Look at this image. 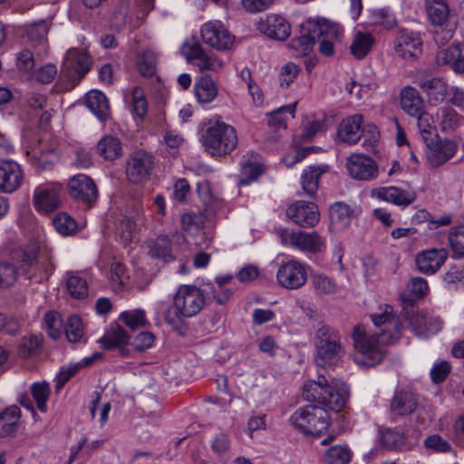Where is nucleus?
I'll use <instances>...</instances> for the list:
<instances>
[{"instance_id": "obj_18", "label": "nucleus", "mask_w": 464, "mask_h": 464, "mask_svg": "<svg viewBox=\"0 0 464 464\" xmlns=\"http://www.w3.org/2000/svg\"><path fill=\"white\" fill-rule=\"evenodd\" d=\"M416 395L406 390H398L390 401L389 411L393 421L411 415L418 408Z\"/></svg>"}, {"instance_id": "obj_11", "label": "nucleus", "mask_w": 464, "mask_h": 464, "mask_svg": "<svg viewBox=\"0 0 464 464\" xmlns=\"http://www.w3.org/2000/svg\"><path fill=\"white\" fill-rule=\"evenodd\" d=\"M200 34L204 44L217 50H228L234 44V36L219 21L205 23Z\"/></svg>"}, {"instance_id": "obj_1", "label": "nucleus", "mask_w": 464, "mask_h": 464, "mask_svg": "<svg viewBox=\"0 0 464 464\" xmlns=\"http://www.w3.org/2000/svg\"><path fill=\"white\" fill-rule=\"evenodd\" d=\"M348 395L344 385L329 384L324 376H319L317 381H309L303 387V397L320 406L307 405L297 409L292 414L290 422L304 435L318 437L330 426L331 419L326 408L341 411Z\"/></svg>"}, {"instance_id": "obj_57", "label": "nucleus", "mask_w": 464, "mask_h": 464, "mask_svg": "<svg viewBox=\"0 0 464 464\" xmlns=\"http://www.w3.org/2000/svg\"><path fill=\"white\" fill-rule=\"evenodd\" d=\"M312 283L316 293L319 295L334 293L336 287L335 283L330 277L324 275L313 276Z\"/></svg>"}, {"instance_id": "obj_17", "label": "nucleus", "mask_w": 464, "mask_h": 464, "mask_svg": "<svg viewBox=\"0 0 464 464\" xmlns=\"http://www.w3.org/2000/svg\"><path fill=\"white\" fill-rule=\"evenodd\" d=\"M24 172L21 166L12 160H0V192L13 193L23 184Z\"/></svg>"}, {"instance_id": "obj_7", "label": "nucleus", "mask_w": 464, "mask_h": 464, "mask_svg": "<svg viewBox=\"0 0 464 464\" xmlns=\"http://www.w3.org/2000/svg\"><path fill=\"white\" fill-rule=\"evenodd\" d=\"M280 242L304 253L317 254L324 248V240L317 231L278 228L276 230Z\"/></svg>"}, {"instance_id": "obj_64", "label": "nucleus", "mask_w": 464, "mask_h": 464, "mask_svg": "<svg viewBox=\"0 0 464 464\" xmlns=\"http://www.w3.org/2000/svg\"><path fill=\"white\" fill-rule=\"evenodd\" d=\"M132 108L135 114L140 118L147 113V101L144 97L143 91L140 87H135L132 90Z\"/></svg>"}, {"instance_id": "obj_2", "label": "nucleus", "mask_w": 464, "mask_h": 464, "mask_svg": "<svg viewBox=\"0 0 464 464\" xmlns=\"http://www.w3.org/2000/svg\"><path fill=\"white\" fill-rule=\"evenodd\" d=\"M371 318L374 325L380 329L379 333L369 335L363 326L356 325L352 335L356 350L354 361L366 367L380 363L384 357L382 346L393 344L401 337V323L399 318L392 314L391 307H387L380 314H372Z\"/></svg>"}, {"instance_id": "obj_35", "label": "nucleus", "mask_w": 464, "mask_h": 464, "mask_svg": "<svg viewBox=\"0 0 464 464\" xmlns=\"http://www.w3.org/2000/svg\"><path fill=\"white\" fill-rule=\"evenodd\" d=\"M326 171L325 167L310 166L301 176L302 189L305 195L313 196L318 189L319 178Z\"/></svg>"}, {"instance_id": "obj_36", "label": "nucleus", "mask_w": 464, "mask_h": 464, "mask_svg": "<svg viewBox=\"0 0 464 464\" xmlns=\"http://www.w3.org/2000/svg\"><path fill=\"white\" fill-rule=\"evenodd\" d=\"M426 10L433 25L448 23L450 10L444 0H426Z\"/></svg>"}, {"instance_id": "obj_44", "label": "nucleus", "mask_w": 464, "mask_h": 464, "mask_svg": "<svg viewBox=\"0 0 464 464\" xmlns=\"http://www.w3.org/2000/svg\"><path fill=\"white\" fill-rule=\"evenodd\" d=\"M64 333L70 343L85 341L83 324L78 315L72 314L68 317L64 324Z\"/></svg>"}, {"instance_id": "obj_53", "label": "nucleus", "mask_w": 464, "mask_h": 464, "mask_svg": "<svg viewBox=\"0 0 464 464\" xmlns=\"http://www.w3.org/2000/svg\"><path fill=\"white\" fill-rule=\"evenodd\" d=\"M371 19L373 24L380 25L387 30L393 28L397 24L394 15L385 8L373 11Z\"/></svg>"}, {"instance_id": "obj_49", "label": "nucleus", "mask_w": 464, "mask_h": 464, "mask_svg": "<svg viewBox=\"0 0 464 464\" xmlns=\"http://www.w3.org/2000/svg\"><path fill=\"white\" fill-rule=\"evenodd\" d=\"M31 392L39 411L45 412L47 411L46 401L50 395L49 384L45 382H35L31 387Z\"/></svg>"}, {"instance_id": "obj_63", "label": "nucleus", "mask_w": 464, "mask_h": 464, "mask_svg": "<svg viewBox=\"0 0 464 464\" xmlns=\"http://www.w3.org/2000/svg\"><path fill=\"white\" fill-rule=\"evenodd\" d=\"M443 281L449 286L456 287L458 285H464V266H453L445 273Z\"/></svg>"}, {"instance_id": "obj_29", "label": "nucleus", "mask_w": 464, "mask_h": 464, "mask_svg": "<svg viewBox=\"0 0 464 464\" xmlns=\"http://www.w3.org/2000/svg\"><path fill=\"white\" fill-rule=\"evenodd\" d=\"M378 440L382 448L388 450H401L406 445V437L397 429L380 426Z\"/></svg>"}, {"instance_id": "obj_48", "label": "nucleus", "mask_w": 464, "mask_h": 464, "mask_svg": "<svg viewBox=\"0 0 464 464\" xmlns=\"http://www.w3.org/2000/svg\"><path fill=\"white\" fill-rule=\"evenodd\" d=\"M137 68L144 77H151L156 72V55L151 51H144L138 58Z\"/></svg>"}, {"instance_id": "obj_15", "label": "nucleus", "mask_w": 464, "mask_h": 464, "mask_svg": "<svg viewBox=\"0 0 464 464\" xmlns=\"http://www.w3.org/2000/svg\"><path fill=\"white\" fill-rule=\"evenodd\" d=\"M70 196L75 200L91 208L96 201L98 190L91 178L83 174L73 176L68 183Z\"/></svg>"}, {"instance_id": "obj_47", "label": "nucleus", "mask_w": 464, "mask_h": 464, "mask_svg": "<svg viewBox=\"0 0 464 464\" xmlns=\"http://www.w3.org/2000/svg\"><path fill=\"white\" fill-rule=\"evenodd\" d=\"M66 285L69 294L76 299H82L88 295L86 280L79 276L68 274Z\"/></svg>"}, {"instance_id": "obj_59", "label": "nucleus", "mask_w": 464, "mask_h": 464, "mask_svg": "<svg viewBox=\"0 0 464 464\" xmlns=\"http://www.w3.org/2000/svg\"><path fill=\"white\" fill-rule=\"evenodd\" d=\"M17 278V271L14 265L8 262L0 264V287L12 285Z\"/></svg>"}, {"instance_id": "obj_24", "label": "nucleus", "mask_w": 464, "mask_h": 464, "mask_svg": "<svg viewBox=\"0 0 464 464\" xmlns=\"http://www.w3.org/2000/svg\"><path fill=\"white\" fill-rule=\"evenodd\" d=\"M362 122L363 117L362 114H354L343 119L338 126V140L349 145L357 143L361 139Z\"/></svg>"}, {"instance_id": "obj_5", "label": "nucleus", "mask_w": 464, "mask_h": 464, "mask_svg": "<svg viewBox=\"0 0 464 464\" xmlns=\"http://www.w3.org/2000/svg\"><path fill=\"white\" fill-rule=\"evenodd\" d=\"M315 340L317 364L323 368L336 364L344 353L339 333L330 326L323 324L316 331Z\"/></svg>"}, {"instance_id": "obj_50", "label": "nucleus", "mask_w": 464, "mask_h": 464, "mask_svg": "<svg viewBox=\"0 0 464 464\" xmlns=\"http://www.w3.org/2000/svg\"><path fill=\"white\" fill-rule=\"evenodd\" d=\"M449 240L455 257L464 256V225L452 227Z\"/></svg>"}, {"instance_id": "obj_42", "label": "nucleus", "mask_w": 464, "mask_h": 464, "mask_svg": "<svg viewBox=\"0 0 464 464\" xmlns=\"http://www.w3.org/2000/svg\"><path fill=\"white\" fill-rule=\"evenodd\" d=\"M150 255L165 262L173 260L170 239L167 236H159L150 246Z\"/></svg>"}, {"instance_id": "obj_3", "label": "nucleus", "mask_w": 464, "mask_h": 464, "mask_svg": "<svg viewBox=\"0 0 464 464\" xmlns=\"http://www.w3.org/2000/svg\"><path fill=\"white\" fill-rule=\"evenodd\" d=\"M205 304V296L200 288L193 285H180L174 295L173 306L165 314V321L175 331L181 332L183 319L197 315Z\"/></svg>"}, {"instance_id": "obj_28", "label": "nucleus", "mask_w": 464, "mask_h": 464, "mask_svg": "<svg viewBox=\"0 0 464 464\" xmlns=\"http://www.w3.org/2000/svg\"><path fill=\"white\" fill-rule=\"evenodd\" d=\"M401 106L407 114L413 117L422 112L424 101L415 88L406 86L401 92Z\"/></svg>"}, {"instance_id": "obj_51", "label": "nucleus", "mask_w": 464, "mask_h": 464, "mask_svg": "<svg viewBox=\"0 0 464 464\" xmlns=\"http://www.w3.org/2000/svg\"><path fill=\"white\" fill-rule=\"evenodd\" d=\"M53 225L56 231L63 236L72 235L77 227L74 219L66 213H60L55 216Z\"/></svg>"}, {"instance_id": "obj_60", "label": "nucleus", "mask_w": 464, "mask_h": 464, "mask_svg": "<svg viewBox=\"0 0 464 464\" xmlns=\"http://www.w3.org/2000/svg\"><path fill=\"white\" fill-rule=\"evenodd\" d=\"M433 39L439 45L446 44L453 36L455 26L450 23L434 25Z\"/></svg>"}, {"instance_id": "obj_54", "label": "nucleus", "mask_w": 464, "mask_h": 464, "mask_svg": "<svg viewBox=\"0 0 464 464\" xmlns=\"http://www.w3.org/2000/svg\"><path fill=\"white\" fill-rule=\"evenodd\" d=\"M263 171V167L259 163L243 162L240 172V184H249L256 180Z\"/></svg>"}, {"instance_id": "obj_14", "label": "nucleus", "mask_w": 464, "mask_h": 464, "mask_svg": "<svg viewBox=\"0 0 464 464\" xmlns=\"http://www.w3.org/2000/svg\"><path fill=\"white\" fill-rule=\"evenodd\" d=\"M288 218L302 227H314L320 220V212L316 204L298 200L291 204L285 211Z\"/></svg>"}, {"instance_id": "obj_45", "label": "nucleus", "mask_w": 464, "mask_h": 464, "mask_svg": "<svg viewBox=\"0 0 464 464\" xmlns=\"http://www.w3.org/2000/svg\"><path fill=\"white\" fill-rule=\"evenodd\" d=\"M120 319L132 331L147 327L150 324L146 318V313L142 309L124 311L120 314Z\"/></svg>"}, {"instance_id": "obj_16", "label": "nucleus", "mask_w": 464, "mask_h": 464, "mask_svg": "<svg viewBox=\"0 0 464 464\" xmlns=\"http://www.w3.org/2000/svg\"><path fill=\"white\" fill-rule=\"evenodd\" d=\"M427 150V160L433 168L441 166L450 160L457 152L458 146L450 140H441L438 135L425 142Z\"/></svg>"}, {"instance_id": "obj_12", "label": "nucleus", "mask_w": 464, "mask_h": 464, "mask_svg": "<svg viewBox=\"0 0 464 464\" xmlns=\"http://www.w3.org/2000/svg\"><path fill=\"white\" fill-rule=\"evenodd\" d=\"M276 279L284 288L298 289L307 281L306 266L297 260L287 261L278 268Z\"/></svg>"}, {"instance_id": "obj_27", "label": "nucleus", "mask_w": 464, "mask_h": 464, "mask_svg": "<svg viewBox=\"0 0 464 464\" xmlns=\"http://www.w3.org/2000/svg\"><path fill=\"white\" fill-rule=\"evenodd\" d=\"M86 106L96 117L102 121H107L111 116V108L106 95L96 90H92L86 94Z\"/></svg>"}, {"instance_id": "obj_23", "label": "nucleus", "mask_w": 464, "mask_h": 464, "mask_svg": "<svg viewBox=\"0 0 464 464\" xmlns=\"http://www.w3.org/2000/svg\"><path fill=\"white\" fill-rule=\"evenodd\" d=\"M372 196L397 206L407 207L416 199V193L397 187H380L372 190Z\"/></svg>"}, {"instance_id": "obj_9", "label": "nucleus", "mask_w": 464, "mask_h": 464, "mask_svg": "<svg viewBox=\"0 0 464 464\" xmlns=\"http://www.w3.org/2000/svg\"><path fill=\"white\" fill-rule=\"evenodd\" d=\"M154 168V158L144 150L131 153L126 163V176L130 182L140 184L148 180Z\"/></svg>"}, {"instance_id": "obj_10", "label": "nucleus", "mask_w": 464, "mask_h": 464, "mask_svg": "<svg viewBox=\"0 0 464 464\" xmlns=\"http://www.w3.org/2000/svg\"><path fill=\"white\" fill-rule=\"evenodd\" d=\"M61 191L62 185L56 182L37 186L33 196L34 208L43 214L53 212L61 205Z\"/></svg>"}, {"instance_id": "obj_56", "label": "nucleus", "mask_w": 464, "mask_h": 464, "mask_svg": "<svg viewBox=\"0 0 464 464\" xmlns=\"http://www.w3.org/2000/svg\"><path fill=\"white\" fill-rule=\"evenodd\" d=\"M181 53L188 63L196 64L206 52L198 42L192 41L183 44Z\"/></svg>"}, {"instance_id": "obj_30", "label": "nucleus", "mask_w": 464, "mask_h": 464, "mask_svg": "<svg viewBox=\"0 0 464 464\" xmlns=\"http://www.w3.org/2000/svg\"><path fill=\"white\" fill-rule=\"evenodd\" d=\"M130 335L118 324L111 325L104 335L100 339V343L105 349L122 348L128 344Z\"/></svg>"}, {"instance_id": "obj_34", "label": "nucleus", "mask_w": 464, "mask_h": 464, "mask_svg": "<svg viewBox=\"0 0 464 464\" xmlns=\"http://www.w3.org/2000/svg\"><path fill=\"white\" fill-rule=\"evenodd\" d=\"M97 152L104 160L112 161L122 155L121 142L116 137L105 136L97 143Z\"/></svg>"}, {"instance_id": "obj_62", "label": "nucleus", "mask_w": 464, "mask_h": 464, "mask_svg": "<svg viewBox=\"0 0 464 464\" xmlns=\"http://www.w3.org/2000/svg\"><path fill=\"white\" fill-rule=\"evenodd\" d=\"M195 65L198 66L200 71L207 70L217 72L223 67L224 63L216 55L205 53Z\"/></svg>"}, {"instance_id": "obj_4", "label": "nucleus", "mask_w": 464, "mask_h": 464, "mask_svg": "<svg viewBox=\"0 0 464 464\" xmlns=\"http://www.w3.org/2000/svg\"><path fill=\"white\" fill-rule=\"evenodd\" d=\"M200 140L205 150L212 156L229 154L238 141L236 129L220 121H209L202 129Z\"/></svg>"}, {"instance_id": "obj_46", "label": "nucleus", "mask_w": 464, "mask_h": 464, "mask_svg": "<svg viewBox=\"0 0 464 464\" xmlns=\"http://www.w3.org/2000/svg\"><path fill=\"white\" fill-rule=\"evenodd\" d=\"M141 218L142 217L138 214L136 218L134 216H126L121 220L117 228V233L122 244L127 245L131 242L137 227V221H140Z\"/></svg>"}, {"instance_id": "obj_39", "label": "nucleus", "mask_w": 464, "mask_h": 464, "mask_svg": "<svg viewBox=\"0 0 464 464\" xmlns=\"http://www.w3.org/2000/svg\"><path fill=\"white\" fill-rule=\"evenodd\" d=\"M437 119L442 131H452L461 125L462 117L450 107H441L437 111Z\"/></svg>"}, {"instance_id": "obj_37", "label": "nucleus", "mask_w": 464, "mask_h": 464, "mask_svg": "<svg viewBox=\"0 0 464 464\" xmlns=\"http://www.w3.org/2000/svg\"><path fill=\"white\" fill-rule=\"evenodd\" d=\"M374 43L373 36L369 33L356 32L350 46L351 53L356 59H362L371 51Z\"/></svg>"}, {"instance_id": "obj_8", "label": "nucleus", "mask_w": 464, "mask_h": 464, "mask_svg": "<svg viewBox=\"0 0 464 464\" xmlns=\"http://www.w3.org/2000/svg\"><path fill=\"white\" fill-rule=\"evenodd\" d=\"M323 33L333 37L336 34V30L326 23L308 20L302 24L300 35L291 40L290 47L295 51L296 55L305 56L312 51L316 41V34Z\"/></svg>"}, {"instance_id": "obj_38", "label": "nucleus", "mask_w": 464, "mask_h": 464, "mask_svg": "<svg viewBox=\"0 0 464 464\" xmlns=\"http://www.w3.org/2000/svg\"><path fill=\"white\" fill-rule=\"evenodd\" d=\"M353 458L352 450L345 445H334L327 449L324 454V464H350Z\"/></svg>"}, {"instance_id": "obj_31", "label": "nucleus", "mask_w": 464, "mask_h": 464, "mask_svg": "<svg viewBox=\"0 0 464 464\" xmlns=\"http://www.w3.org/2000/svg\"><path fill=\"white\" fill-rule=\"evenodd\" d=\"M21 411L18 406L6 407L0 412V437H6L17 430Z\"/></svg>"}, {"instance_id": "obj_41", "label": "nucleus", "mask_w": 464, "mask_h": 464, "mask_svg": "<svg viewBox=\"0 0 464 464\" xmlns=\"http://www.w3.org/2000/svg\"><path fill=\"white\" fill-rule=\"evenodd\" d=\"M410 324L412 326L415 334L420 337H426L430 333H435L441 328V322L439 319L430 321L423 315H413L410 318Z\"/></svg>"}, {"instance_id": "obj_6", "label": "nucleus", "mask_w": 464, "mask_h": 464, "mask_svg": "<svg viewBox=\"0 0 464 464\" xmlns=\"http://www.w3.org/2000/svg\"><path fill=\"white\" fill-rule=\"evenodd\" d=\"M39 246L36 243L28 244L17 255L19 269L27 275L28 278L36 282L48 280L53 274V265L46 256L37 258Z\"/></svg>"}, {"instance_id": "obj_52", "label": "nucleus", "mask_w": 464, "mask_h": 464, "mask_svg": "<svg viewBox=\"0 0 464 464\" xmlns=\"http://www.w3.org/2000/svg\"><path fill=\"white\" fill-rule=\"evenodd\" d=\"M415 117L418 118L419 130L424 142L429 141L430 139L434 138V135L436 134L434 133L435 127L433 125L432 116L425 112L423 110L420 115H416Z\"/></svg>"}, {"instance_id": "obj_55", "label": "nucleus", "mask_w": 464, "mask_h": 464, "mask_svg": "<svg viewBox=\"0 0 464 464\" xmlns=\"http://www.w3.org/2000/svg\"><path fill=\"white\" fill-rule=\"evenodd\" d=\"M44 320L49 336L53 340L58 339L62 335L61 315L55 311H50L46 313Z\"/></svg>"}, {"instance_id": "obj_43", "label": "nucleus", "mask_w": 464, "mask_h": 464, "mask_svg": "<svg viewBox=\"0 0 464 464\" xmlns=\"http://www.w3.org/2000/svg\"><path fill=\"white\" fill-rule=\"evenodd\" d=\"M318 23H326L336 30V34L333 37L326 33L316 34V39L319 42V52L323 55L332 56L334 53V43L338 41L341 34L340 27L326 19L318 20Z\"/></svg>"}, {"instance_id": "obj_40", "label": "nucleus", "mask_w": 464, "mask_h": 464, "mask_svg": "<svg viewBox=\"0 0 464 464\" xmlns=\"http://www.w3.org/2000/svg\"><path fill=\"white\" fill-rule=\"evenodd\" d=\"M28 40L33 46H39L41 50H45L47 45L46 35L48 25L44 21L35 22L26 26Z\"/></svg>"}, {"instance_id": "obj_19", "label": "nucleus", "mask_w": 464, "mask_h": 464, "mask_svg": "<svg viewBox=\"0 0 464 464\" xmlns=\"http://www.w3.org/2000/svg\"><path fill=\"white\" fill-rule=\"evenodd\" d=\"M257 29L269 38L277 41L286 40L291 34L290 24L285 17L276 14H269L265 18H260Z\"/></svg>"}, {"instance_id": "obj_25", "label": "nucleus", "mask_w": 464, "mask_h": 464, "mask_svg": "<svg viewBox=\"0 0 464 464\" xmlns=\"http://www.w3.org/2000/svg\"><path fill=\"white\" fill-rule=\"evenodd\" d=\"M439 64L449 65L454 72H464V44H453L437 53Z\"/></svg>"}, {"instance_id": "obj_33", "label": "nucleus", "mask_w": 464, "mask_h": 464, "mask_svg": "<svg viewBox=\"0 0 464 464\" xmlns=\"http://www.w3.org/2000/svg\"><path fill=\"white\" fill-rule=\"evenodd\" d=\"M331 226L334 230L347 227L352 221V210L347 204L336 202L329 210Z\"/></svg>"}, {"instance_id": "obj_22", "label": "nucleus", "mask_w": 464, "mask_h": 464, "mask_svg": "<svg viewBox=\"0 0 464 464\" xmlns=\"http://www.w3.org/2000/svg\"><path fill=\"white\" fill-rule=\"evenodd\" d=\"M447 257L448 252L445 248H430L417 255L416 265L420 272L432 275L440 268Z\"/></svg>"}, {"instance_id": "obj_13", "label": "nucleus", "mask_w": 464, "mask_h": 464, "mask_svg": "<svg viewBox=\"0 0 464 464\" xmlns=\"http://www.w3.org/2000/svg\"><path fill=\"white\" fill-rule=\"evenodd\" d=\"M346 168L351 178L361 181L372 180L379 174L377 163L362 153L352 154L347 159Z\"/></svg>"}, {"instance_id": "obj_61", "label": "nucleus", "mask_w": 464, "mask_h": 464, "mask_svg": "<svg viewBox=\"0 0 464 464\" xmlns=\"http://www.w3.org/2000/svg\"><path fill=\"white\" fill-rule=\"evenodd\" d=\"M424 445L428 449L440 453H446L451 450L450 443L438 434H433L427 437L424 440Z\"/></svg>"}, {"instance_id": "obj_26", "label": "nucleus", "mask_w": 464, "mask_h": 464, "mask_svg": "<svg viewBox=\"0 0 464 464\" xmlns=\"http://www.w3.org/2000/svg\"><path fill=\"white\" fill-rule=\"evenodd\" d=\"M91 65V57L84 51L70 49L65 54L63 67L73 70L79 78L86 74Z\"/></svg>"}, {"instance_id": "obj_58", "label": "nucleus", "mask_w": 464, "mask_h": 464, "mask_svg": "<svg viewBox=\"0 0 464 464\" xmlns=\"http://www.w3.org/2000/svg\"><path fill=\"white\" fill-rule=\"evenodd\" d=\"M361 137L363 138L362 146L366 150H373L380 138L377 126L372 123L367 124L362 130L361 129Z\"/></svg>"}, {"instance_id": "obj_20", "label": "nucleus", "mask_w": 464, "mask_h": 464, "mask_svg": "<svg viewBox=\"0 0 464 464\" xmlns=\"http://www.w3.org/2000/svg\"><path fill=\"white\" fill-rule=\"evenodd\" d=\"M394 50L405 60L418 57L422 52V41L418 34L401 30L394 41Z\"/></svg>"}, {"instance_id": "obj_21", "label": "nucleus", "mask_w": 464, "mask_h": 464, "mask_svg": "<svg viewBox=\"0 0 464 464\" xmlns=\"http://www.w3.org/2000/svg\"><path fill=\"white\" fill-rule=\"evenodd\" d=\"M418 86L426 93L430 105L443 102L449 95V86L441 78L421 75L416 81Z\"/></svg>"}, {"instance_id": "obj_32", "label": "nucleus", "mask_w": 464, "mask_h": 464, "mask_svg": "<svg viewBox=\"0 0 464 464\" xmlns=\"http://www.w3.org/2000/svg\"><path fill=\"white\" fill-rule=\"evenodd\" d=\"M217 83L208 74L201 76L195 84V94L201 103L212 102L218 95Z\"/></svg>"}]
</instances>
